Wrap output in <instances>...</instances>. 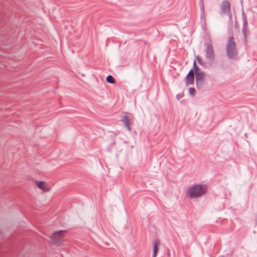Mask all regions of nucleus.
I'll list each match as a JSON object with an SVG mask.
<instances>
[{
	"instance_id": "f03ea898",
	"label": "nucleus",
	"mask_w": 257,
	"mask_h": 257,
	"mask_svg": "<svg viewBox=\"0 0 257 257\" xmlns=\"http://www.w3.org/2000/svg\"><path fill=\"white\" fill-rule=\"evenodd\" d=\"M226 51L227 56L230 58H234L237 54L235 48V43L233 37H230L228 40Z\"/></svg>"
},
{
	"instance_id": "1a4fd4ad",
	"label": "nucleus",
	"mask_w": 257,
	"mask_h": 257,
	"mask_svg": "<svg viewBox=\"0 0 257 257\" xmlns=\"http://www.w3.org/2000/svg\"><path fill=\"white\" fill-rule=\"evenodd\" d=\"M160 244V241L159 240H156L153 244V257H156L157 251H158V246Z\"/></svg>"
},
{
	"instance_id": "423d86ee",
	"label": "nucleus",
	"mask_w": 257,
	"mask_h": 257,
	"mask_svg": "<svg viewBox=\"0 0 257 257\" xmlns=\"http://www.w3.org/2000/svg\"><path fill=\"white\" fill-rule=\"evenodd\" d=\"M243 26L242 29V32L244 36V39L245 41H247V35L249 33V30L248 28V23L247 20L246 16L243 13Z\"/></svg>"
},
{
	"instance_id": "6e6552de",
	"label": "nucleus",
	"mask_w": 257,
	"mask_h": 257,
	"mask_svg": "<svg viewBox=\"0 0 257 257\" xmlns=\"http://www.w3.org/2000/svg\"><path fill=\"white\" fill-rule=\"evenodd\" d=\"M187 84H192L194 82V74L192 70L190 71L186 78Z\"/></svg>"
},
{
	"instance_id": "20e7f679",
	"label": "nucleus",
	"mask_w": 257,
	"mask_h": 257,
	"mask_svg": "<svg viewBox=\"0 0 257 257\" xmlns=\"http://www.w3.org/2000/svg\"><path fill=\"white\" fill-rule=\"evenodd\" d=\"M221 14L227 15L229 19L231 18V14L230 12V5L227 1H223L221 6Z\"/></svg>"
},
{
	"instance_id": "0eeeda50",
	"label": "nucleus",
	"mask_w": 257,
	"mask_h": 257,
	"mask_svg": "<svg viewBox=\"0 0 257 257\" xmlns=\"http://www.w3.org/2000/svg\"><path fill=\"white\" fill-rule=\"evenodd\" d=\"M37 186L39 188L43 191H48L50 190V187L45 182L37 181L36 182Z\"/></svg>"
},
{
	"instance_id": "4468645a",
	"label": "nucleus",
	"mask_w": 257,
	"mask_h": 257,
	"mask_svg": "<svg viewBox=\"0 0 257 257\" xmlns=\"http://www.w3.org/2000/svg\"><path fill=\"white\" fill-rule=\"evenodd\" d=\"M194 69L196 70L197 69V67H196L197 66L196 65H194Z\"/></svg>"
},
{
	"instance_id": "7ed1b4c3",
	"label": "nucleus",
	"mask_w": 257,
	"mask_h": 257,
	"mask_svg": "<svg viewBox=\"0 0 257 257\" xmlns=\"http://www.w3.org/2000/svg\"><path fill=\"white\" fill-rule=\"evenodd\" d=\"M205 57L210 62L213 60L214 57L213 48L212 45L210 43H206L205 45Z\"/></svg>"
},
{
	"instance_id": "9b49d317",
	"label": "nucleus",
	"mask_w": 257,
	"mask_h": 257,
	"mask_svg": "<svg viewBox=\"0 0 257 257\" xmlns=\"http://www.w3.org/2000/svg\"><path fill=\"white\" fill-rule=\"evenodd\" d=\"M106 81L110 83H114L115 82L114 79L111 75H109L106 77Z\"/></svg>"
},
{
	"instance_id": "ddd939ff",
	"label": "nucleus",
	"mask_w": 257,
	"mask_h": 257,
	"mask_svg": "<svg viewBox=\"0 0 257 257\" xmlns=\"http://www.w3.org/2000/svg\"><path fill=\"white\" fill-rule=\"evenodd\" d=\"M197 59H198V62L200 63V64H201V58H199V57H197Z\"/></svg>"
},
{
	"instance_id": "39448f33",
	"label": "nucleus",
	"mask_w": 257,
	"mask_h": 257,
	"mask_svg": "<svg viewBox=\"0 0 257 257\" xmlns=\"http://www.w3.org/2000/svg\"><path fill=\"white\" fill-rule=\"evenodd\" d=\"M64 233L65 232L62 230L54 232L51 236L53 242L55 244L61 242L63 241Z\"/></svg>"
},
{
	"instance_id": "f257e3e1",
	"label": "nucleus",
	"mask_w": 257,
	"mask_h": 257,
	"mask_svg": "<svg viewBox=\"0 0 257 257\" xmlns=\"http://www.w3.org/2000/svg\"><path fill=\"white\" fill-rule=\"evenodd\" d=\"M206 190L205 186L197 185L191 187L188 191V194L191 198H196L203 194Z\"/></svg>"
},
{
	"instance_id": "9d476101",
	"label": "nucleus",
	"mask_w": 257,
	"mask_h": 257,
	"mask_svg": "<svg viewBox=\"0 0 257 257\" xmlns=\"http://www.w3.org/2000/svg\"><path fill=\"white\" fill-rule=\"evenodd\" d=\"M203 74H199V73H197V72L196 73V83L197 84L198 83V82L199 81L203 78Z\"/></svg>"
},
{
	"instance_id": "2eb2a0df",
	"label": "nucleus",
	"mask_w": 257,
	"mask_h": 257,
	"mask_svg": "<svg viewBox=\"0 0 257 257\" xmlns=\"http://www.w3.org/2000/svg\"><path fill=\"white\" fill-rule=\"evenodd\" d=\"M193 64H194V65H195V64H196V62H195V60H194V61H193Z\"/></svg>"
},
{
	"instance_id": "f8f14e48",
	"label": "nucleus",
	"mask_w": 257,
	"mask_h": 257,
	"mask_svg": "<svg viewBox=\"0 0 257 257\" xmlns=\"http://www.w3.org/2000/svg\"><path fill=\"white\" fill-rule=\"evenodd\" d=\"M189 93L191 94V95H194L195 93V90L194 88H190L189 89Z\"/></svg>"
}]
</instances>
